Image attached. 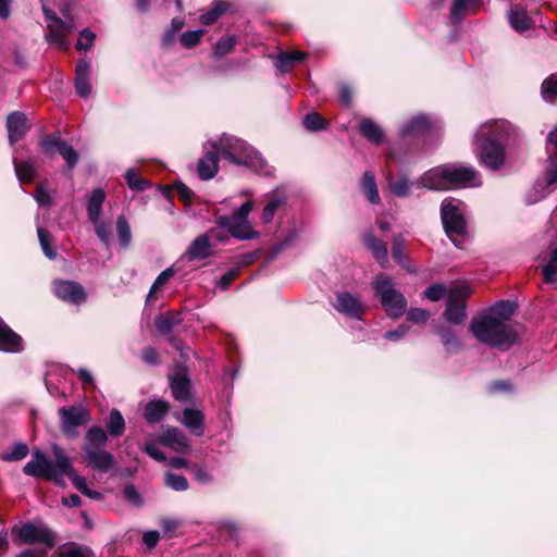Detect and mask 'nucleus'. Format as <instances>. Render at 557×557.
Segmentation results:
<instances>
[{
	"label": "nucleus",
	"mask_w": 557,
	"mask_h": 557,
	"mask_svg": "<svg viewBox=\"0 0 557 557\" xmlns=\"http://www.w3.org/2000/svg\"><path fill=\"white\" fill-rule=\"evenodd\" d=\"M511 135L510 124L505 120L483 123L476 131L473 144L481 162L491 170H498L505 161L504 144Z\"/></svg>",
	"instance_id": "f257e3e1"
},
{
	"label": "nucleus",
	"mask_w": 557,
	"mask_h": 557,
	"mask_svg": "<svg viewBox=\"0 0 557 557\" xmlns=\"http://www.w3.org/2000/svg\"><path fill=\"white\" fill-rule=\"evenodd\" d=\"M209 145L212 149L218 150L221 159L250 168L262 175H270L272 173V168L260 153L240 138L223 134L218 139H210Z\"/></svg>",
	"instance_id": "f03ea898"
},
{
	"label": "nucleus",
	"mask_w": 557,
	"mask_h": 557,
	"mask_svg": "<svg viewBox=\"0 0 557 557\" xmlns=\"http://www.w3.org/2000/svg\"><path fill=\"white\" fill-rule=\"evenodd\" d=\"M478 172L472 166L443 164L423 173L416 184L431 190H447L475 186Z\"/></svg>",
	"instance_id": "7ed1b4c3"
},
{
	"label": "nucleus",
	"mask_w": 557,
	"mask_h": 557,
	"mask_svg": "<svg viewBox=\"0 0 557 557\" xmlns=\"http://www.w3.org/2000/svg\"><path fill=\"white\" fill-rule=\"evenodd\" d=\"M470 331L480 343L492 348L508 349L518 339V334L510 324L483 313L472 318Z\"/></svg>",
	"instance_id": "20e7f679"
},
{
	"label": "nucleus",
	"mask_w": 557,
	"mask_h": 557,
	"mask_svg": "<svg viewBox=\"0 0 557 557\" xmlns=\"http://www.w3.org/2000/svg\"><path fill=\"white\" fill-rule=\"evenodd\" d=\"M441 219L448 238L457 248L463 249L469 237L465 202L456 198H445L441 205Z\"/></svg>",
	"instance_id": "39448f33"
},
{
	"label": "nucleus",
	"mask_w": 557,
	"mask_h": 557,
	"mask_svg": "<svg viewBox=\"0 0 557 557\" xmlns=\"http://www.w3.org/2000/svg\"><path fill=\"white\" fill-rule=\"evenodd\" d=\"M373 289L381 305L389 318L397 319L406 312L407 299L394 286V282L387 274H379L373 281Z\"/></svg>",
	"instance_id": "423d86ee"
},
{
	"label": "nucleus",
	"mask_w": 557,
	"mask_h": 557,
	"mask_svg": "<svg viewBox=\"0 0 557 557\" xmlns=\"http://www.w3.org/2000/svg\"><path fill=\"white\" fill-rule=\"evenodd\" d=\"M548 144L554 151L548 158L544 177L537 178L532 189L527 194V202L532 205L547 197L557 189V126L547 136Z\"/></svg>",
	"instance_id": "0eeeda50"
},
{
	"label": "nucleus",
	"mask_w": 557,
	"mask_h": 557,
	"mask_svg": "<svg viewBox=\"0 0 557 557\" xmlns=\"http://www.w3.org/2000/svg\"><path fill=\"white\" fill-rule=\"evenodd\" d=\"M253 209V202L248 200L244 202L231 216L221 215L216 219V224L226 228L230 234L240 240L252 239L258 236L248 221V215Z\"/></svg>",
	"instance_id": "6e6552de"
},
{
	"label": "nucleus",
	"mask_w": 557,
	"mask_h": 557,
	"mask_svg": "<svg viewBox=\"0 0 557 557\" xmlns=\"http://www.w3.org/2000/svg\"><path fill=\"white\" fill-rule=\"evenodd\" d=\"M12 534L16 535L25 544H44L48 548H52L55 544L54 532L44 523L26 522L15 525L12 529Z\"/></svg>",
	"instance_id": "1a4fd4ad"
},
{
	"label": "nucleus",
	"mask_w": 557,
	"mask_h": 557,
	"mask_svg": "<svg viewBox=\"0 0 557 557\" xmlns=\"http://www.w3.org/2000/svg\"><path fill=\"white\" fill-rule=\"evenodd\" d=\"M50 460L41 450L33 453V459L24 466V473L35 478H44L51 480L55 484L59 480L60 468L58 466V457Z\"/></svg>",
	"instance_id": "9d476101"
},
{
	"label": "nucleus",
	"mask_w": 557,
	"mask_h": 557,
	"mask_svg": "<svg viewBox=\"0 0 557 557\" xmlns=\"http://www.w3.org/2000/svg\"><path fill=\"white\" fill-rule=\"evenodd\" d=\"M60 426L67 436H75L78 426L90 421V411L84 405L62 407L59 409Z\"/></svg>",
	"instance_id": "9b49d317"
},
{
	"label": "nucleus",
	"mask_w": 557,
	"mask_h": 557,
	"mask_svg": "<svg viewBox=\"0 0 557 557\" xmlns=\"http://www.w3.org/2000/svg\"><path fill=\"white\" fill-rule=\"evenodd\" d=\"M53 456L58 457V466L60 468L58 485H63L64 476L71 479L74 487L82 494L88 488L87 481L84 476L76 473L72 467L70 458L65 455L63 448L53 444L51 447Z\"/></svg>",
	"instance_id": "f8f14e48"
},
{
	"label": "nucleus",
	"mask_w": 557,
	"mask_h": 557,
	"mask_svg": "<svg viewBox=\"0 0 557 557\" xmlns=\"http://www.w3.org/2000/svg\"><path fill=\"white\" fill-rule=\"evenodd\" d=\"M468 295L469 289L465 286L450 290L444 312V317L448 322L454 324L463 322L467 317L465 301Z\"/></svg>",
	"instance_id": "ddd939ff"
},
{
	"label": "nucleus",
	"mask_w": 557,
	"mask_h": 557,
	"mask_svg": "<svg viewBox=\"0 0 557 557\" xmlns=\"http://www.w3.org/2000/svg\"><path fill=\"white\" fill-rule=\"evenodd\" d=\"M83 451L86 455L88 463L99 472L106 473L116 467L117 462L114 456L100 447L84 444Z\"/></svg>",
	"instance_id": "4468645a"
},
{
	"label": "nucleus",
	"mask_w": 557,
	"mask_h": 557,
	"mask_svg": "<svg viewBox=\"0 0 557 557\" xmlns=\"http://www.w3.org/2000/svg\"><path fill=\"white\" fill-rule=\"evenodd\" d=\"M53 290L58 298L67 302L79 305L86 300L84 287L76 282H54Z\"/></svg>",
	"instance_id": "2eb2a0df"
},
{
	"label": "nucleus",
	"mask_w": 557,
	"mask_h": 557,
	"mask_svg": "<svg viewBox=\"0 0 557 557\" xmlns=\"http://www.w3.org/2000/svg\"><path fill=\"white\" fill-rule=\"evenodd\" d=\"M205 153L197 164V173L201 180H210L215 176L219 171V159L221 158L218 150L212 149L209 140L203 145Z\"/></svg>",
	"instance_id": "dca6fc26"
},
{
	"label": "nucleus",
	"mask_w": 557,
	"mask_h": 557,
	"mask_svg": "<svg viewBox=\"0 0 557 557\" xmlns=\"http://www.w3.org/2000/svg\"><path fill=\"white\" fill-rule=\"evenodd\" d=\"M334 308L339 313L357 319H360L366 310L362 301L348 292H341L336 295V302L334 304Z\"/></svg>",
	"instance_id": "f3484780"
},
{
	"label": "nucleus",
	"mask_w": 557,
	"mask_h": 557,
	"mask_svg": "<svg viewBox=\"0 0 557 557\" xmlns=\"http://www.w3.org/2000/svg\"><path fill=\"white\" fill-rule=\"evenodd\" d=\"M91 74V64L87 60H79L75 69V91L82 98H87L91 94L89 82Z\"/></svg>",
	"instance_id": "a211bd4d"
},
{
	"label": "nucleus",
	"mask_w": 557,
	"mask_h": 557,
	"mask_svg": "<svg viewBox=\"0 0 557 557\" xmlns=\"http://www.w3.org/2000/svg\"><path fill=\"white\" fill-rule=\"evenodd\" d=\"M7 128L10 144L13 145L21 140L28 131L27 117L21 111H14L7 119Z\"/></svg>",
	"instance_id": "6ab92c4d"
},
{
	"label": "nucleus",
	"mask_w": 557,
	"mask_h": 557,
	"mask_svg": "<svg viewBox=\"0 0 557 557\" xmlns=\"http://www.w3.org/2000/svg\"><path fill=\"white\" fill-rule=\"evenodd\" d=\"M160 442L176 453L185 454L189 450L190 444L187 436L177 428L166 429L160 436Z\"/></svg>",
	"instance_id": "aec40b11"
},
{
	"label": "nucleus",
	"mask_w": 557,
	"mask_h": 557,
	"mask_svg": "<svg viewBox=\"0 0 557 557\" xmlns=\"http://www.w3.org/2000/svg\"><path fill=\"white\" fill-rule=\"evenodd\" d=\"M0 350L18 352L23 350L22 337L13 332L2 319H0Z\"/></svg>",
	"instance_id": "412c9836"
},
{
	"label": "nucleus",
	"mask_w": 557,
	"mask_h": 557,
	"mask_svg": "<svg viewBox=\"0 0 557 557\" xmlns=\"http://www.w3.org/2000/svg\"><path fill=\"white\" fill-rule=\"evenodd\" d=\"M180 422L196 436L205 433V414L198 409H184Z\"/></svg>",
	"instance_id": "4be33fe9"
},
{
	"label": "nucleus",
	"mask_w": 557,
	"mask_h": 557,
	"mask_svg": "<svg viewBox=\"0 0 557 557\" xmlns=\"http://www.w3.org/2000/svg\"><path fill=\"white\" fill-rule=\"evenodd\" d=\"M210 256L211 245L208 235H200L195 238L184 253V257L189 261L203 260Z\"/></svg>",
	"instance_id": "5701e85b"
},
{
	"label": "nucleus",
	"mask_w": 557,
	"mask_h": 557,
	"mask_svg": "<svg viewBox=\"0 0 557 557\" xmlns=\"http://www.w3.org/2000/svg\"><path fill=\"white\" fill-rule=\"evenodd\" d=\"M364 244L367 248L372 252L374 259L382 268L388 267V251L387 245L376 238L372 233L364 235Z\"/></svg>",
	"instance_id": "b1692460"
},
{
	"label": "nucleus",
	"mask_w": 557,
	"mask_h": 557,
	"mask_svg": "<svg viewBox=\"0 0 557 557\" xmlns=\"http://www.w3.org/2000/svg\"><path fill=\"white\" fill-rule=\"evenodd\" d=\"M510 26L519 33L528 30L532 26V20L527 10L520 5H512L508 13Z\"/></svg>",
	"instance_id": "393cba45"
},
{
	"label": "nucleus",
	"mask_w": 557,
	"mask_h": 557,
	"mask_svg": "<svg viewBox=\"0 0 557 557\" xmlns=\"http://www.w3.org/2000/svg\"><path fill=\"white\" fill-rule=\"evenodd\" d=\"M431 124L432 122L428 115L419 114L405 123L400 129L401 136L422 135L431 127Z\"/></svg>",
	"instance_id": "a878e982"
},
{
	"label": "nucleus",
	"mask_w": 557,
	"mask_h": 557,
	"mask_svg": "<svg viewBox=\"0 0 557 557\" xmlns=\"http://www.w3.org/2000/svg\"><path fill=\"white\" fill-rule=\"evenodd\" d=\"M182 315L180 312L169 311L164 314H159L156 318L154 324L158 332L162 335L170 334L175 326L182 323Z\"/></svg>",
	"instance_id": "bb28decb"
},
{
	"label": "nucleus",
	"mask_w": 557,
	"mask_h": 557,
	"mask_svg": "<svg viewBox=\"0 0 557 557\" xmlns=\"http://www.w3.org/2000/svg\"><path fill=\"white\" fill-rule=\"evenodd\" d=\"M170 382L174 398L178 401H186L189 398V379L184 373H176L170 377Z\"/></svg>",
	"instance_id": "cd10ccee"
},
{
	"label": "nucleus",
	"mask_w": 557,
	"mask_h": 557,
	"mask_svg": "<svg viewBox=\"0 0 557 557\" xmlns=\"http://www.w3.org/2000/svg\"><path fill=\"white\" fill-rule=\"evenodd\" d=\"M106 199V193L102 188L92 190L87 205V214L90 222H97L102 212V205Z\"/></svg>",
	"instance_id": "c85d7f7f"
},
{
	"label": "nucleus",
	"mask_w": 557,
	"mask_h": 557,
	"mask_svg": "<svg viewBox=\"0 0 557 557\" xmlns=\"http://www.w3.org/2000/svg\"><path fill=\"white\" fill-rule=\"evenodd\" d=\"M169 410V406L166 403L162 400H151L149 401L144 411V417L149 423H157L163 419Z\"/></svg>",
	"instance_id": "c756f323"
},
{
	"label": "nucleus",
	"mask_w": 557,
	"mask_h": 557,
	"mask_svg": "<svg viewBox=\"0 0 557 557\" xmlns=\"http://www.w3.org/2000/svg\"><path fill=\"white\" fill-rule=\"evenodd\" d=\"M386 181L391 193L399 198L408 197L410 195L411 187L414 185V183L410 182L407 176H400L395 180L392 175H387Z\"/></svg>",
	"instance_id": "7c9ffc66"
},
{
	"label": "nucleus",
	"mask_w": 557,
	"mask_h": 557,
	"mask_svg": "<svg viewBox=\"0 0 557 557\" xmlns=\"http://www.w3.org/2000/svg\"><path fill=\"white\" fill-rule=\"evenodd\" d=\"M306 58V53L295 51V52H280L277 57L276 67L283 72H289L296 63L302 61Z\"/></svg>",
	"instance_id": "2f4dec72"
},
{
	"label": "nucleus",
	"mask_w": 557,
	"mask_h": 557,
	"mask_svg": "<svg viewBox=\"0 0 557 557\" xmlns=\"http://www.w3.org/2000/svg\"><path fill=\"white\" fill-rule=\"evenodd\" d=\"M359 131L368 140L379 144L383 139V129L374 121L364 119L360 122Z\"/></svg>",
	"instance_id": "473e14b6"
},
{
	"label": "nucleus",
	"mask_w": 557,
	"mask_h": 557,
	"mask_svg": "<svg viewBox=\"0 0 557 557\" xmlns=\"http://www.w3.org/2000/svg\"><path fill=\"white\" fill-rule=\"evenodd\" d=\"M37 235L44 255L48 259L54 260L57 258V250L53 248V235L48 230L41 226L37 227Z\"/></svg>",
	"instance_id": "72a5a7b5"
},
{
	"label": "nucleus",
	"mask_w": 557,
	"mask_h": 557,
	"mask_svg": "<svg viewBox=\"0 0 557 557\" xmlns=\"http://www.w3.org/2000/svg\"><path fill=\"white\" fill-rule=\"evenodd\" d=\"M362 189L368 200L373 203H380L381 198L375 182V176L371 171H366L362 177Z\"/></svg>",
	"instance_id": "f704fd0d"
},
{
	"label": "nucleus",
	"mask_w": 557,
	"mask_h": 557,
	"mask_svg": "<svg viewBox=\"0 0 557 557\" xmlns=\"http://www.w3.org/2000/svg\"><path fill=\"white\" fill-rule=\"evenodd\" d=\"M436 334L447 351L455 352L461 348V342L456 337L455 333L445 326H437Z\"/></svg>",
	"instance_id": "c9c22d12"
},
{
	"label": "nucleus",
	"mask_w": 557,
	"mask_h": 557,
	"mask_svg": "<svg viewBox=\"0 0 557 557\" xmlns=\"http://www.w3.org/2000/svg\"><path fill=\"white\" fill-rule=\"evenodd\" d=\"M478 4V2H473L472 0H454L450 7V21L453 24L460 23L466 12L471 10Z\"/></svg>",
	"instance_id": "e433bc0d"
},
{
	"label": "nucleus",
	"mask_w": 557,
	"mask_h": 557,
	"mask_svg": "<svg viewBox=\"0 0 557 557\" xmlns=\"http://www.w3.org/2000/svg\"><path fill=\"white\" fill-rule=\"evenodd\" d=\"M15 173L21 183L30 182L36 175V162L32 159L17 162L14 161Z\"/></svg>",
	"instance_id": "4c0bfd02"
},
{
	"label": "nucleus",
	"mask_w": 557,
	"mask_h": 557,
	"mask_svg": "<svg viewBox=\"0 0 557 557\" xmlns=\"http://www.w3.org/2000/svg\"><path fill=\"white\" fill-rule=\"evenodd\" d=\"M107 431L111 436H120L125 430V420L117 409H112L107 421Z\"/></svg>",
	"instance_id": "58836bf2"
},
{
	"label": "nucleus",
	"mask_w": 557,
	"mask_h": 557,
	"mask_svg": "<svg viewBox=\"0 0 557 557\" xmlns=\"http://www.w3.org/2000/svg\"><path fill=\"white\" fill-rule=\"evenodd\" d=\"M47 21L53 23L65 36L72 34L76 29V25L72 18L61 20L51 10L46 7L42 8Z\"/></svg>",
	"instance_id": "ea45409f"
},
{
	"label": "nucleus",
	"mask_w": 557,
	"mask_h": 557,
	"mask_svg": "<svg viewBox=\"0 0 557 557\" xmlns=\"http://www.w3.org/2000/svg\"><path fill=\"white\" fill-rule=\"evenodd\" d=\"M515 312V306L510 301H500L483 312L485 315H492L495 319H502L506 322Z\"/></svg>",
	"instance_id": "a19ab883"
},
{
	"label": "nucleus",
	"mask_w": 557,
	"mask_h": 557,
	"mask_svg": "<svg viewBox=\"0 0 557 557\" xmlns=\"http://www.w3.org/2000/svg\"><path fill=\"white\" fill-rule=\"evenodd\" d=\"M116 232L121 246L127 248L132 242V231L124 215H119L116 219Z\"/></svg>",
	"instance_id": "79ce46f5"
},
{
	"label": "nucleus",
	"mask_w": 557,
	"mask_h": 557,
	"mask_svg": "<svg viewBox=\"0 0 557 557\" xmlns=\"http://www.w3.org/2000/svg\"><path fill=\"white\" fill-rule=\"evenodd\" d=\"M164 485L176 492L186 491L189 487L187 479L182 474L166 472L163 478Z\"/></svg>",
	"instance_id": "37998d69"
},
{
	"label": "nucleus",
	"mask_w": 557,
	"mask_h": 557,
	"mask_svg": "<svg viewBox=\"0 0 557 557\" xmlns=\"http://www.w3.org/2000/svg\"><path fill=\"white\" fill-rule=\"evenodd\" d=\"M49 33L47 34V40L64 50H67L70 47V42L66 40V36L53 24L49 23L48 25Z\"/></svg>",
	"instance_id": "c03bdc74"
},
{
	"label": "nucleus",
	"mask_w": 557,
	"mask_h": 557,
	"mask_svg": "<svg viewBox=\"0 0 557 557\" xmlns=\"http://www.w3.org/2000/svg\"><path fill=\"white\" fill-rule=\"evenodd\" d=\"M86 444H90L95 447L104 446L108 442L107 432L100 426H91L86 433Z\"/></svg>",
	"instance_id": "a18cd8bd"
},
{
	"label": "nucleus",
	"mask_w": 557,
	"mask_h": 557,
	"mask_svg": "<svg viewBox=\"0 0 557 557\" xmlns=\"http://www.w3.org/2000/svg\"><path fill=\"white\" fill-rule=\"evenodd\" d=\"M57 555L58 557H91L90 552L86 547L78 546L74 543L59 547Z\"/></svg>",
	"instance_id": "49530a36"
},
{
	"label": "nucleus",
	"mask_w": 557,
	"mask_h": 557,
	"mask_svg": "<svg viewBox=\"0 0 557 557\" xmlns=\"http://www.w3.org/2000/svg\"><path fill=\"white\" fill-rule=\"evenodd\" d=\"M226 11V4L223 1H215L210 11L200 15V22L203 25L213 24L224 12Z\"/></svg>",
	"instance_id": "de8ad7c7"
},
{
	"label": "nucleus",
	"mask_w": 557,
	"mask_h": 557,
	"mask_svg": "<svg viewBox=\"0 0 557 557\" xmlns=\"http://www.w3.org/2000/svg\"><path fill=\"white\" fill-rule=\"evenodd\" d=\"M28 447L24 443H15L10 450L2 454L1 459L4 461H18L28 455Z\"/></svg>",
	"instance_id": "09e8293b"
},
{
	"label": "nucleus",
	"mask_w": 557,
	"mask_h": 557,
	"mask_svg": "<svg viewBox=\"0 0 557 557\" xmlns=\"http://www.w3.org/2000/svg\"><path fill=\"white\" fill-rule=\"evenodd\" d=\"M236 44H237V38L234 35L222 37L216 42V45L214 47V54L216 57H223V55L230 53L234 49Z\"/></svg>",
	"instance_id": "8fccbe9b"
},
{
	"label": "nucleus",
	"mask_w": 557,
	"mask_h": 557,
	"mask_svg": "<svg viewBox=\"0 0 557 557\" xmlns=\"http://www.w3.org/2000/svg\"><path fill=\"white\" fill-rule=\"evenodd\" d=\"M125 180L128 187L135 191L145 190L149 186L148 182L146 180L140 178L136 171L133 169H128L126 171Z\"/></svg>",
	"instance_id": "3c124183"
},
{
	"label": "nucleus",
	"mask_w": 557,
	"mask_h": 557,
	"mask_svg": "<svg viewBox=\"0 0 557 557\" xmlns=\"http://www.w3.org/2000/svg\"><path fill=\"white\" fill-rule=\"evenodd\" d=\"M407 247V243L403 235H397L393 238V245H392V256L393 258L399 263L404 264L405 262V250Z\"/></svg>",
	"instance_id": "603ef678"
},
{
	"label": "nucleus",
	"mask_w": 557,
	"mask_h": 557,
	"mask_svg": "<svg viewBox=\"0 0 557 557\" xmlns=\"http://www.w3.org/2000/svg\"><path fill=\"white\" fill-rule=\"evenodd\" d=\"M542 95L546 101H553L557 97V73L550 75L542 84Z\"/></svg>",
	"instance_id": "864d4df0"
},
{
	"label": "nucleus",
	"mask_w": 557,
	"mask_h": 557,
	"mask_svg": "<svg viewBox=\"0 0 557 557\" xmlns=\"http://www.w3.org/2000/svg\"><path fill=\"white\" fill-rule=\"evenodd\" d=\"M59 153L65 160L69 169H73L78 162L77 151L66 141L60 144Z\"/></svg>",
	"instance_id": "5fc2aeb1"
},
{
	"label": "nucleus",
	"mask_w": 557,
	"mask_h": 557,
	"mask_svg": "<svg viewBox=\"0 0 557 557\" xmlns=\"http://www.w3.org/2000/svg\"><path fill=\"white\" fill-rule=\"evenodd\" d=\"M304 126L311 132L322 131L326 127V122L315 112L308 113L304 117Z\"/></svg>",
	"instance_id": "6e6d98bb"
},
{
	"label": "nucleus",
	"mask_w": 557,
	"mask_h": 557,
	"mask_svg": "<svg viewBox=\"0 0 557 557\" xmlns=\"http://www.w3.org/2000/svg\"><path fill=\"white\" fill-rule=\"evenodd\" d=\"M283 203V199L281 198H272L264 207L263 211H262V214H261V220L263 223H270L277 209L282 206Z\"/></svg>",
	"instance_id": "4d7b16f0"
},
{
	"label": "nucleus",
	"mask_w": 557,
	"mask_h": 557,
	"mask_svg": "<svg viewBox=\"0 0 557 557\" xmlns=\"http://www.w3.org/2000/svg\"><path fill=\"white\" fill-rule=\"evenodd\" d=\"M203 33L205 30L201 28L196 30H188L182 34L180 40L185 48H193L198 45Z\"/></svg>",
	"instance_id": "13d9d810"
},
{
	"label": "nucleus",
	"mask_w": 557,
	"mask_h": 557,
	"mask_svg": "<svg viewBox=\"0 0 557 557\" xmlns=\"http://www.w3.org/2000/svg\"><path fill=\"white\" fill-rule=\"evenodd\" d=\"M95 38H96V34L92 30H90L89 28L83 29L79 33L76 48L78 50H85V51L89 50L94 45Z\"/></svg>",
	"instance_id": "bf43d9fd"
},
{
	"label": "nucleus",
	"mask_w": 557,
	"mask_h": 557,
	"mask_svg": "<svg viewBox=\"0 0 557 557\" xmlns=\"http://www.w3.org/2000/svg\"><path fill=\"white\" fill-rule=\"evenodd\" d=\"M184 27V21L180 17H174L171 21L170 28L163 35L162 41L164 45H171L175 35Z\"/></svg>",
	"instance_id": "052dcab7"
},
{
	"label": "nucleus",
	"mask_w": 557,
	"mask_h": 557,
	"mask_svg": "<svg viewBox=\"0 0 557 557\" xmlns=\"http://www.w3.org/2000/svg\"><path fill=\"white\" fill-rule=\"evenodd\" d=\"M64 143L55 134L45 137L40 145L41 149L46 154L52 156L54 148H60V144Z\"/></svg>",
	"instance_id": "680f3d73"
},
{
	"label": "nucleus",
	"mask_w": 557,
	"mask_h": 557,
	"mask_svg": "<svg viewBox=\"0 0 557 557\" xmlns=\"http://www.w3.org/2000/svg\"><path fill=\"white\" fill-rule=\"evenodd\" d=\"M95 226V232L99 239L108 245L110 242V225L99 219H97V222H91Z\"/></svg>",
	"instance_id": "e2e57ef3"
},
{
	"label": "nucleus",
	"mask_w": 557,
	"mask_h": 557,
	"mask_svg": "<svg viewBox=\"0 0 557 557\" xmlns=\"http://www.w3.org/2000/svg\"><path fill=\"white\" fill-rule=\"evenodd\" d=\"M430 318V312L421 308H411L407 312V320L412 323H424Z\"/></svg>",
	"instance_id": "0e129e2a"
},
{
	"label": "nucleus",
	"mask_w": 557,
	"mask_h": 557,
	"mask_svg": "<svg viewBox=\"0 0 557 557\" xmlns=\"http://www.w3.org/2000/svg\"><path fill=\"white\" fill-rule=\"evenodd\" d=\"M445 293H446V289L443 285L434 284V285L429 286L424 290V296L432 301H437L445 296Z\"/></svg>",
	"instance_id": "69168bd1"
},
{
	"label": "nucleus",
	"mask_w": 557,
	"mask_h": 557,
	"mask_svg": "<svg viewBox=\"0 0 557 557\" xmlns=\"http://www.w3.org/2000/svg\"><path fill=\"white\" fill-rule=\"evenodd\" d=\"M123 495L127 502L131 504L140 507L143 505V498L140 494L136 491L134 485H126L123 490Z\"/></svg>",
	"instance_id": "338daca9"
},
{
	"label": "nucleus",
	"mask_w": 557,
	"mask_h": 557,
	"mask_svg": "<svg viewBox=\"0 0 557 557\" xmlns=\"http://www.w3.org/2000/svg\"><path fill=\"white\" fill-rule=\"evenodd\" d=\"M239 274V268H233L230 271H227L224 275L221 276V278L218 282V286L222 290H226L231 283L237 277Z\"/></svg>",
	"instance_id": "774afa93"
}]
</instances>
